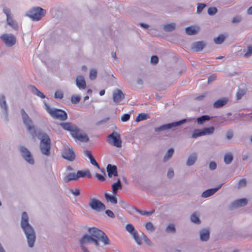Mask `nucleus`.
Returning a JSON list of instances; mask_svg holds the SVG:
<instances>
[{
  "mask_svg": "<svg viewBox=\"0 0 252 252\" xmlns=\"http://www.w3.org/2000/svg\"><path fill=\"white\" fill-rule=\"evenodd\" d=\"M88 232L79 239V246L83 252H90L86 246L94 244L96 247H100V242L104 246L111 244V241L106 234L100 229L95 227H89Z\"/></svg>",
  "mask_w": 252,
  "mask_h": 252,
  "instance_id": "obj_1",
  "label": "nucleus"
},
{
  "mask_svg": "<svg viewBox=\"0 0 252 252\" xmlns=\"http://www.w3.org/2000/svg\"><path fill=\"white\" fill-rule=\"evenodd\" d=\"M20 225L26 237L28 246L32 248L35 242L36 234L34 228L29 223V217L26 212L22 213Z\"/></svg>",
  "mask_w": 252,
  "mask_h": 252,
  "instance_id": "obj_2",
  "label": "nucleus"
},
{
  "mask_svg": "<svg viewBox=\"0 0 252 252\" xmlns=\"http://www.w3.org/2000/svg\"><path fill=\"white\" fill-rule=\"evenodd\" d=\"M62 127L67 131H69L71 136L76 140L81 142H88L89 138L86 134L80 132V129L75 125L71 123H63L61 124Z\"/></svg>",
  "mask_w": 252,
  "mask_h": 252,
  "instance_id": "obj_3",
  "label": "nucleus"
},
{
  "mask_svg": "<svg viewBox=\"0 0 252 252\" xmlns=\"http://www.w3.org/2000/svg\"><path fill=\"white\" fill-rule=\"evenodd\" d=\"M46 14V10L42 8L36 6L31 8L26 13V16L33 21L40 20Z\"/></svg>",
  "mask_w": 252,
  "mask_h": 252,
  "instance_id": "obj_4",
  "label": "nucleus"
},
{
  "mask_svg": "<svg viewBox=\"0 0 252 252\" xmlns=\"http://www.w3.org/2000/svg\"><path fill=\"white\" fill-rule=\"evenodd\" d=\"M44 108L50 115L54 119L64 121L67 118L66 113L61 109L51 108L46 103H44Z\"/></svg>",
  "mask_w": 252,
  "mask_h": 252,
  "instance_id": "obj_5",
  "label": "nucleus"
},
{
  "mask_svg": "<svg viewBox=\"0 0 252 252\" xmlns=\"http://www.w3.org/2000/svg\"><path fill=\"white\" fill-rule=\"evenodd\" d=\"M39 139L40 140L39 147L41 153L47 156H50L51 141L49 136L43 133L39 137Z\"/></svg>",
  "mask_w": 252,
  "mask_h": 252,
  "instance_id": "obj_6",
  "label": "nucleus"
},
{
  "mask_svg": "<svg viewBox=\"0 0 252 252\" xmlns=\"http://www.w3.org/2000/svg\"><path fill=\"white\" fill-rule=\"evenodd\" d=\"M21 115L23 122L28 131L31 133L33 137L36 136V131L33 122L31 118L27 114L24 109L21 110Z\"/></svg>",
  "mask_w": 252,
  "mask_h": 252,
  "instance_id": "obj_7",
  "label": "nucleus"
},
{
  "mask_svg": "<svg viewBox=\"0 0 252 252\" xmlns=\"http://www.w3.org/2000/svg\"><path fill=\"white\" fill-rule=\"evenodd\" d=\"M106 141L110 144L117 148L122 147L121 135L118 132L113 131L107 136Z\"/></svg>",
  "mask_w": 252,
  "mask_h": 252,
  "instance_id": "obj_8",
  "label": "nucleus"
},
{
  "mask_svg": "<svg viewBox=\"0 0 252 252\" xmlns=\"http://www.w3.org/2000/svg\"><path fill=\"white\" fill-rule=\"evenodd\" d=\"M3 12L6 16L7 24L14 30H17L18 29L17 23L13 19L11 10L7 7L3 8Z\"/></svg>",
  "mask_w": 252,
  "mask_h": 252,
  "instance_id": "obj_9",
  "label": "nucleus"
},
{
  "mask_svg": "<svg viewBox=\"0 0 252 252\" xmlns=\"http://www.w3.org/2000/svg\"><path fill=\"white\" fill-rule=\"evenodd\" d=\"M0 39L7 47H12L14 45L16 42V38L15 35L11 33H4L0 35Z\"/></svg>",
  "mask_w": 252,
  "mask_h": 252,
  "instance_id": "obj_10",
  "label": "nucleus"
},
{
  "mask_svg": "<svg viewBox=\"0 0 252 252\" xmlns=\"http://www.w3.org/2000/svg\"><path fill=\"white\" fill-rule=\"evenodd\" d=\"M19 150L23 158L29 164L33 165L34 160L31 152L25 147L20 146Z\"/></svg>",
  "mask_w": 252,
  "mask_h": 252,
  "instance_id": "obj_11",
  "label": "nucleus"
},
{
  "mask_svg": "<svg viewBox=\"0 0 252 252\" xmlns=\"http://www.w3.org/2000/svg\"><path fill=\"white\" fill-rule=\"evenodd\" d=\"M187 121H188V120L185 119L180 120L178 122H174V123H172L163 125L159 127H156L155 128V131L156 132H158V131L166 130L172 128L173 127L180 126V125L184 124L185 122H186Z\"/></svg>",
  "mask_w": 252,
  "mask_h": 252,
  "instance_id": "obj_12",
  "label": "nucleus"
},
{
  "mask_svg": "<svg viewBox=\"0 0 252 252\" xmlns=\"http://www.w3.org/2000/svg\"><path fill=\"white\" fill-rule=\"evenodd\" d=\"M62 157L69 161H73L75 158V154L73 149L69 146L65 147L62 152Z\"/></svg>",
  "mask_w": 252,
  "mask_h": 252,
  "instance_id": "obj_13",
  "label": "nucleus"
},
{
  "mask_svg": "<svg viewBox=\"0 0 252 252\" xmlns=\"http://www.w3.org/2000/svg\"><path fill=\"white\" fill-rule=\"evenodd\" d=\"M89 205L92 209L98 212L104 210L105 209V206L103 203L94 198H91Z\"/></svg>",
  "mask_w": 252,
  "mask_h": 252,
  "instance_id": "obj_14",
  "label": "nucleus"
},
{
  "mask_svg": "<svg viewBox=\"0 0 252 252\" xmlns=\"http://www.w3.org/2000/svg\"><path fill=\"white\" fill-rule=\"evenodd\" d=\"M124 97L125 95L121 90L117 89L113 92V99L116 103L120 102Z\"/></svg>",
  "mask_w": 252,
  "mask_h": 252,
  "instance_id": "obj_15",
  "label": "nucleus"
},
{
  "mask_svg": "<svg viewBox=\"0 0 252 252\" xmlns=\"http://www.w3.org/2000/svg\"><path fill=\"white\" fill-rule=\"evenodd\" d=\"M248 203V200L246 198H241L235 200L231 204V208H236L240 207L245 206Z\"/></svg>",
  "mask_w": 252,
  "mask_h": 252,
  "instance_id": "obj_16",
  "label": "nucleus"
},
{
  "mask_svg": "<svg viewBox=\"0 0 252 252\" xmlns=\"http://www.w3.org/2000/svg\"><path fill=\"white\" fill-rule=\"evenodd\" d=\"M222 184L220 185L217 188L208 189L203 191L201 196L203 198H207L215 194L221 187Z\"/></svg>",
  "mask_w": 252,
  "mask_h": 252,
  "instance_id": "obj_17",
  "label": "nucleus"
},
{
  "mask_svg": "<svg viewBox=\"0 0 252 252\" xmlns=\"http://www.w3.org/2000/svg\"><path fill=\"white\" fill-rule=\"evenodd\" d=\"M76 85L80 90L85 89L86 83L84 76L79 75L76 77Z\"/></svg>",
  "mask_w": 252,
  "mask_h": 252,
  "instance_id": "obj_18",
  "label": "nucleus"
},
{
  "mask_svg": "<svg viewBox=\"0 0 252 252\" xmlns=\"http://www.w3.org/2000/svg\"><path fill=\"white\" fill-rule=\"evenodd\" d=\"M106 169L109 177L111 178L113 176L115 177L118 176L117 169L115 165L109 164L107 165Z\"/></svg>",
  "mask_w": 252,
  "mask_h": 252,
  "instance_id": "obj_19",
  "label": "nucleus"
},
{
  "mask_svg": "<svg viewBox=\"0 0 252 252\" xmlns=\"http://www.w3.org/2000/svg\"><path fill=\"white\" fill-rule=\"evenodd\" d=\"M84 154L85 156H86L87 158H89L90 162L92 165L96 167L98 169L100 168L99 164L97 163L96 160L94 159V158L92 155L91 152L90 151L86 150L84 152Z\"/></svg>",
  "mask_w": 252,
  "mask_h": 252,
  "instance_id": "obj_20",
  "label": "nucleus"
},
{
  "mask_svg": "<svg viewBox=\"0 0 252 252\" xmlns=\"http://www.w3.org/2000/svg\"><path fill=\"white\" fill-rule=\"evenodd\" d=\"M199 236L201 241L205 242L208 241L210 237L209 230L208 229H204L200 230Z\"/></svg>",
  "mask_w": 252,
  "mask_h": 252,
  "instance_id": "obj_21",
  "label": "nucleus"
},
{
  "mask_svg": "<svg viewBox=\"0 0 252 252\" xmlns=\"http://www.w3.org/2000/svg\"><path fill=\"white\" fill-rule=\"evenodd\" d=\"M0 107L3 110V113L6 115L7 112V106L5 100V96L3 95H0Z\"/></svg>",
  "mask_w": 252,
  "mask_h": 252,
  "instance_id": "obj_22",
  "label": "nucleus"
},
{
  "mask_svg": "<svg viewBox=\"0 0 252 252\" xmlns=\"http://www.w3.org/2000/svg\"><path fill=\"white\" fill-rule=\"evenodd\" d=\"M205 47V43L203 41H197L194 42L192 46V49L196 52L201 51Z\"/></svg>",
  "mask_w": 252,
  "mask_h": 252,
  "instance_id": "obj_23",
  "label": "nucleus"
},
{
  "mask_svg": "<svg viewBox=\"0 0 252 252\" xmlns=\"http://www.w3.org/2000/svg\"><path fill=\"white\" fill-rule=\"evenodd\" d=\"M197 158V156L196 153H193L189 155L188 157L186 164L188 166H191L193 165L196 162Z\"/></svg>",
  "mask_w": 252,
  "mask_h": 252,
  "instance_id": "obj_24",
  "label": "nucleus"
},
{
  "mask_svg": "<svg viewBox=\"0 0 252 252\" xmlns=\"http://www.w3.org/2000/svg\"><path fill=\"white\" fill-rule=\"evenodd\" d=\"M228 99L227 98H222L218 99L214 103L213 106L216 108H220L225 105Z\"/></svg>",
  "mask_w": 252,
  "mask_h": 252,
  "instance_id": "obj_25",
  "label": "nucleus"
},
{
  "mask_svg": "<svg viewBox=\"0 0 252 252\" xmlns=\"http://www.w3.org/2000/svg\"><path fill=\"white\" fill-rule=\"evenodd\" d=\"M31 92L36 96L40 97L41 98H44L45 97V95L38 90L35 86L31 85L30 86Z\"/></svg>",
  "mask_w": 252,
  "mask_h": 252,
  "instance_id": "obj_26",
  "label": "nucleus"
},
{
  "mask_svg": "<svg viewBox=\"0 0 252 252\" xmlns=\"http://www.w3.org/2000/svg\"><path fill=\"white\" fill-rule=\"evenodd\" d=\"M76 176L77 179L80 178H83L85 176H87L89 178L92 177L91 174L88 170H79L77 172Z\"/></svg>",
  "mask_w": 252,
  "mask_h": 252,
  "instance_id": "obj_27",
  "label": "nucleus"
},
{
  "mask_svg": "<svg viewBox=\"0 0 252 252\" xmlns=\"http://www.w3.org/2000/svg\"><path fill=\"white\" fill-rule=\"evenodd\" d=\"M199 30L198 27L190 26L186 28V32L188 35H193L197 33Z\"/></svg>",
  "mask_w": 252,
  "mask_h": 252,
  "instance_id": "obj_28",
  "label": "nucleus"
},
{
  "mask_svg": "<svg viewBox=\"0 0 252 252\" xmlns=\"http://www.w3.org/2000/svg\"><path fill=\"white\" fill-rule=\"evenodd\" d=\"M104 196L107 201L110 202L112 204H116L117 203V199L115 196L109 194L107 193H105L104 194Z\"/></svg>",
  "mask_w": 252,
  "mask_h": 252,
  "instance_id": "obj_29",
  "label": "nucleus"
},
{
  "mask_svg": "<svg viewBox=\"0 0 252 252\" xmlns=\"http://www.w3.org/2000/svg\"><path fill=\"white\" fill-rule=\"evenodd\" d=\"M113 191L114 193L118 192V189H121L122 188V186L120 179H118L116 183H114L112 185Z\"/></svg>",
  "mask_w": 252,
  "mask_h": 252,
  "instance_id": "obj_30",
  "label": "nucleus"
},
{
  "mask_svg": "<svg viewBox=\"0 0 252 252\" xmlns=\"http://www.w3.org/2000/svg\"><path fill=\"white\" fill-rule=\"evenodd\" d=\"M203 136L213 134L215 131V128L213 126L209 127H205L201 129Z\"/></svg>",
  "mask_w": 252,
  "mask_h": 252,
  "instance_id": "obj_31",
  "label": "nucleus"
},
{
  "mask_svg": "<svg viewBox=\"0 0 252 252\" xmlns=\"http://www.w3.org/2000/svg\"><path fill=\"white\" fill-rule=\"evenodd\" d=\"M77 180L76 174L71 173L67 174L64 179L65 183Z\"/></svg>",
  "mask_w": 252,
  "mask_h": 252,
  "instance_id": "obj_32",
  "label": "nucleus"
},
{
  "mask_svg": "<svg viewBox=\"0 0 252 252\" xmlns=\"http://www.w3.org/2000/svg\"><path fill=\"white\" fill-rule=\"evenodd\" d=\"M176 27V24L174 23H171L167 24H165L163 26L164 30L166 32H172L175 30Z\"/></svg>",
  "mask_w": 252,
  "mask_h": 252,
  "instance_id": "obj_33",
  "label": "nucleus"
},
{
  "mask_svg": "<svg viewBox=\"0 0 252 252\" xmlns=\"http://www.w3.org/2000/svg\"><path fill=\"white\" fill-rule=\"evenodd\" d=\"M210 119V116L208 115H203L197 119V123L198 125H202L205 121L209 120Z\"/></svg>",
  "mask_w": 252,
  "mask_h": 252,
  "instance_id": "obj_34",
  "label": "nucleus"
},
{
  "mask_svg": "<svg viewBox=\"0 0 252 252\" xmlns=\"http://www.w3.org/2000/svg\"><path fill=\"white\" fill-rule=\"evenodd\" d=\"M233 157L232 154L229 153L224 155V161L227 164H230L233 160Z\"/></svg>",
  "mask_w": 252,
  "mask_h": 252,
  "instance_id": "obj_35",
  "label": "nucleus"
},
{
  "mask_svg": "<svg viewBox=\"0 0 252 252\" xmlns=\"http://www.w3.org/2000/svg\"><path fill=\"white\" fill-rule=\"evenodd\" d=\"M134 209L138 213H139L141 215L149 216L152 215L155 212V210H153L151 211L147 212V211H143L140 210H139L136 208H134Z\"/></svg>",
  "mask_w": 252,
  "mask_h": 252,
  "instance_id": "obj_36",
  "label": "nucleus"
},
{
  "mask_svg": "<svg viewBox=\"0 0 252 252\" xmlns=\"http://www.w3.org/2000/svg\"><path fill=\"white\" fill-rule=\"evenodd\" d=\"M174 153V149L173 148L169 149L166 153L165 154L164 158L163 160L164 162L168 160L173 155Z\"/></svg>",
  "mask_w": 252,
  "mask_h": 252,
  "instance_id": "obj_37",
  "label": "nucleus"
},
{
  "mask_svg": "<svg viewBox=\"0 0 252 252\" xmlns=\"http://www.w3.org/2000/svg\"><path fill=\"white\" fill-rule=\"evenodd\" d=\"M149 118L148 115L147 114L141 113L139 114L136 118V121L137 122L147 120Z\"/></svg>",
  "mask_w": 252,
  "mask_h": 252,
  "instance_id": "obj_38",
  "label": "nucleus"
},
{
  "mask_svg": "<svg viewBox=\"0 0 252 252\" xmlns=\"http://www.w3.org/2000/svg\"><path fill=\"white\" fill-rule=\"evenodd\" d=\"M145 227L147 231L149 232H154L155 231V228L154 226L153 223L151 222H148L145 223Z\"/></svg>",
  "mask_w": 252,
  "mask_h": 252,
  "instance_id": "obj_39",
  "label": "nucleus"
},
{
  "mask_svg": "<svg viewBox=\"0 0 252 252\" xmlns=\"http://www.w3.org/2000/svg\"><path fill=\"white\" fill-rule=\"evenodd\" d=\"M225 37L223 35H219L217 37L214 38V42L216 44H220L222 43L224 40Z\"/></svg>",
  "mask_w": 252,
  "mask_h": 252,
  "instance_id": "obj_40",
  "label": "nucleus"
},
{
  "mask_svg": "<svg viewBox=\"0 0 252 252\" xmlns=\"http://www.w3.org/2000/svg\"><path fill=\"white\" fill-rule=\"evenodd\" d=\"M126 229L131 235H132L134 232L137 231L135 229L134 227L131 224H126Z\"/></svg>",
  "mask_w": 252,
  "mask_h": 252,
  "instance_id": "obj_41",
  "label": "nucleus"
},
{
  "mask_svg": "<svg viewBox=\"0 0 252 252\" xmlns=\"http://www.w3.org/2000/svg\"><path fill=\"white\" fill-rule=\"evenodd\" d=\"M134 239L135 241L138 245H141V238H139L137 231L134 232L132 235H131Z\"/></svg>",
  "mask_w": 252,
  "mask_h": 252,
  "instance_id": "obj_42",
  "label": "nucleus"
},
{
  "mask_svg": "<svg viewBox=\"0 0 252 252\" xmlns=\"http://www.w3.org/2000/svg\"><path fill=\"white\" fill-rule=\"evenodd\" d=\"M201 136H203L202 130L201 129H195L192 134L191 138H195Z\"/></svg>",
  "mask_w": 252,
  "mask_h": 252,
  "instance_id": "obj_43",
  "label": "nucleus"
},
{
  "mask_svg": "<svg viewBox=\"0 0 252 252\" xmlns=\"http://www.w3.org/2000/svg\"><path fill=\"white\" fill-rule=\"evenodd\" d=\"M190 220L192 222L196 224L199 223L200 221L198 217L195 213H193L191 215L190 217Z\"/></svg>",
  "mask_w": 252,
  "mask_h": 252,
  "instance_id": "obj_44",
  "label": "nucleus"
},
{
  "mask_svg": "<svg viewBox=\"0 0 252 252\" xmlns=\"http://www.w3.org/2000/svg\"><path fill=\"white\" fill-rule=\"evenodd\" d=\"M97 76V71L95 69H92L90 70L89 77L91 80H94L96 78Z\"/></svg>",
  "mask_w": 252,
  "mask_h": 252,
  "instance_id": "obj_45",
  "label": "nucleus"
},
{
  "mask_svg": "<svg viewBox=\"0 0 252 252\" xmlns=\"http://www.w3.org/2000/svg\"><path fill=\"white\" fill-rule=\"evenodd\" d=\"M166 231L168 233H175L176 231V229L175 228L174 225L173 224H170L168 225L166 228Z\"/></svg>",
  "mask_w": 252,
  "mask_h": 252,
  "instance_id": "obj_46",
  "label": "nucleus"
},
{
  "mask_svg": "<svg viewBox=\"0 0 252 252\" xmlns=\"http://www.w3.org/2000/svg\"><path fill=\"white\" fill-rule=\"evenodd\" d=\"M141 239H143L145 242L149 246H151L152 245L151 241L143 233H142Z\"/></svg>",
  "mask_w": 252,
  "mask_h": 252,
  "instance_id": "obj_47",
  "label": "nucleus"
},
{
  "mask_svg": "<svg viewBox=\"0 0 252 252\" xmlns=\"http://www.w3.org/2000/svg\"><path fill=\"white\" fill-rule=\"evenodd\" d=\"M217 8L215 7H210L208 9V13L209 15H214L217 12Z\"/></svg>",
  "mask_w": 252,
  "mask_h": 252,
  "instance_id": "obj_48",
  "label": "nucleus"
},
{
  "mask_svg": "<svg viewBox=\"0 0 252 252\" xmlns=\"http://www.w3.org/2000/svg\"><path fill=\"white\" fill-rule=\"evenodd\" d=\"M245 94V91L243 90H239L236 94V97L237 99H241L242 96Z\"/></svg>",
  "mask_w": 252,
  "mask_h": 252,
  "instance_id": "obj_49",
  "label": "nucleus"
},
{
  "mask_svg": "<svg viewBox=\"0 0 252 252\" xmlns=\"http://www.w3.org/2000/svg\"><path fill=\"white\" fill-rule=\"evenodd\" d=\"M130 117V115L129 114H124L121 118V121L123 122H126L128 121Z\"/></svg>",
  "mask_w": 252,
  "mask_h": 252,
  "instance_id": "obj_50",
  "label": "nucleus"
},
{
  "mask_svg": "<svg viewBox=\"0 0 252 252\" xmlns=\"http://www.w3.org/2000/svg\"><path fill=\"white\" fill-rule=\"evenodd\" d=\"M252 55V46H248V51L244 54V57L246 58H248Z\"/></svg>",
  "mask_w": 252,
  "mask_h": 252,
  "instance_id": "obj_51",
  "label": "nucleus"
},
{
  "mask_svg": "<svg viewBox=\"0 0 252 252\" xmlns=\"http://www.w3.org/2000/svg\"><path fill=\"white\" fill-rule=\"evenodd\" d=\"M205 6L206 4L204 3H198L197 7V13H200Z\"/></svg>",
  "mask_w": 252,
  "mask_h": 252,
  "instance_id": "obj_52",
  "label": "nucleus"
},
{
  "mask_svg": "<svg viewBox=\"0 0 252 252\" xmlns=\"http://www.w3.org/2000/svg\"><path fill=\"white\" fill-rule=\"evenodd\" d=\"M63 97V93L60 91H56L55 93V97L56 98L62 99Z\"/></svg>",
  "mask_w": 252,
  "mask_h": 252,
  "instance_id": "obj_53",
  "label": "nucleus"
},
{
  "mask_svg": "<svg viewBox=\"0 0 252 252\" xmlns=\"http://www.w3.org/2000/svg\"><path fill=\"white\" fill-rule=\"evenodd\" d=\"M80 100V97L78 95H73L71 97V102L73 103H77Z\"/></svg>",
  "mask_w": 252,
  "mask_h": 252,
  "instance_id": "obj_54",
  "label": "nucleus"
},
{
  "mask_svg": "<svg viewBox=\"0 0 252 252\" xmlns=\"http://www.w3.org/2000/svg\"><path fill=\"white\" fill-rule=\"evenodd\" d=\"M119 203L122 208L126 209L128 207V205L123 200H120Z\"/></svg>",
  "mask_w": 252,
  "mask_h": 252,
  "instance_id": "obj_55",
  "label": "nucleus"
},
{
  "mask_svg": "<svg viewBox=\"0 0 252 252\" xmlns=\"http://www.w3.org/2000/svg\"><path fill=\"white\" fill-rule=\"evenodd\" d=\"M246 186V180L245 179H241L238 182V188L244 187Z\"/></svg>",
  "mask_w": 252,
  "mask_h": 252,
  "instance_id": "obj_56",
  "label": "nucleus"
},
{
  "mask_svg": "<svg viewBox=\"0 0 252 252\" xmlns=\"http://www.w3.org/2000/svg\"><path fill=\"white\" fill-rule=\"evenodd\" d=\"M233 136V132L232 130L227 131L226 133V138L228 140H230Z\"/></svg>",
  "mask_w": 252,
  "mask_h": 252,
  "instance_id": "obj_57",
  "label": "nucleus"
},
{
  "mask_svg": "<svg viewBox=\"0 0 252 252\" xmlns=\"http://www.w3.org/2000/svg\"><path fill=\"white\" fill-rule=\"evenodd\" d=\"M241 21V17L240 16H237L236 17H233L232 19V23H237L240 22Z\"/></svg>",
  "mask_w": 252,
  "mask_h": 252,
  "instance_id": "obj_58",
  "label": "nucleus"
},
{
  "mask_svg": "<svg viewBox=\"0 0 252 252\" xmlns=\"http://www.w3.org/2000/svg\"><path fill=\"white\" fill-rule=\"evenodd\" d=\"M158 59L156 56H153L151 58V62L152 64H156L158 63Z\"/></svg>",
  "mask_w": 252,
  "mask_h": 252,
  "instance_id": "obj_59",
  "label": "nucleus"
},
{
  "mask_svg": "<svg viewBox=\"0 0 252 252\" xmlns=\"http://www.w3.org/2000/svg\"><path fill=\"white\" fill-rule=\"evenodd\" d=\"M70 192L74 196H77L80 195V192L79 189H71L70 190Z\"/></svg>",
  "mask_w": 252,
  "mask_h": 252,
  "instance_id": "obj_60",
  "label": "nucleus"
},
{
  "mask_svg": "<svg viewBox=\"0 0 252 252\" xmlns=\"http://www.w3.org/2000/svg\"><path fill=\"white\" fill-rule=\"evenodd\" d=\"M95 177L97 178V179L101 182H103L105 181V178L103 177V175L96 173L95 174Z\"/></svg>",
  "mask_w": 252,
  "mask_h": 252,
  "instance_id": "obj_61",
  "label": "nucleus"
},
{
  "mask_svg": "<svg viewBox=\"0 0 252 252\" xmlns=\"http://www.w3.org/2000/svg\"><path fill=\"white\" fill-rule=\"evenodd\" d=\"M105 213L106 214L109 216V217L111 218H115V215L113 213V212L110 210H107L106 211H105Z\"/></svg>",
  "mask_w": 252,
  "mask_h": 252,
  "instance_id": "obj_62",
  "label": "nucleus"
},
{
  "mask_svg": "<svg viewBox=\"0 0 252 252\" xmlns=\"http://www.w3.org/2000/svg\"><path fill=\"white\" fill-rule=\"evenodd\" d=\"M217 167V164L215 162L212 161L209 164V168L212 170H215Z\"/></svg>",
  "mask_w": 252,
  "mask_h": 252,
  "instance_id": "obj_63",
  "label": "nucleus"
},
{
  "mask_svg": "<svg viewBox=\"0 0 252 252\" xmlns=\"http://www.w3.org/2000/svg\"><path fill=\"white\" fill-rule=\"evenodd\" d=\"M167 177L169 178H172L174 176V171L173 169H169L167 172Z\"/></svg>",
  "mask_w": 252,
  "mask_h": 252,
  "instance_id": "obj_64",
  "label": "nucleus"
}]
</instances>
